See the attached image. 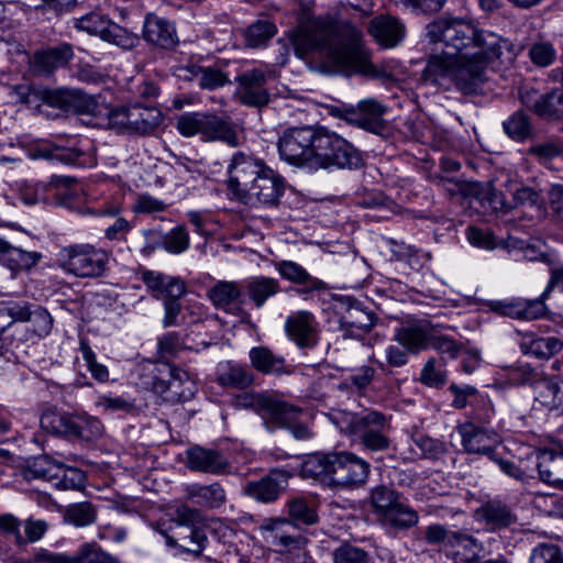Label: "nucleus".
Instances as JSON below:
<instances>
[{"label": "nucleus", "instance_id": "obj_1", "mask_svg": "<svg viewBox=\"0 0 563 563\" xmlns=\"http://www.w3.org/2000/svg\"><path fill=\"white\" fill-rule=\"evenodd\" d=\"M292 44L298 56L321 73L378 77L362 32L347 23L314 18L299 24Z\"/></svg>", "mask_w": 563, "mask_h": 563}, {"label": "nucleus", "instance_id": "obj_2", "mask_svg": "<svg viewBox=\"0 0 563 563\" xmlns=\"http://www.w3.org/2000/svg\"><path fill=\"white\" fill-rule=\"evenodd\" d=\"M279 156L288 164L317 172L331 168H358V151L338 133L323 126L286 129L277 142Z\"/></svg>", "mask_w": 563, "mask_h": 563}, {"label": "nucleus", "instance_id": "obj_3", "mask_svg": "<svg viewBox=\"0 0 563 563\" xmlns=\"http://www.w3.org/2000/svg\"><path fill=\"white\" fill-rule=\"evenodd\" d=\"M228 194L244 203L276 206L284 194V179L264 161L238 152L227 168L223 180Z\"/></svg>", "mask_w": 563, "mask_h": 563}, {"label": "nucleus", "instance_id": "obj_4", "mask_svg": "<svg viewBox=\"0 0 563 563\" xmlns=\"http://www.w3.org/2000/svg\"><path fill=\"white\" fill-rule=\"evenodd\" d=\"M426 36L432 43H443L452 54L463 55V58L495 54L494 44H487L484 32L465 19L439 18L427 25Z\"/></svg>", "mask_w": 563, "mask_h": 563}, {"label": "nucleus", "instance_id": "obj_5", "mask_svg": "<svg viewBox=\"0 0 563 563\" xmlns=\"http://www.w3.org/2000/svg\"><path fill=\"white\" fill-rule=\"evenodd\" d=\"M239 405L244 408H252L261 415L268 429L288 428L298 440H305L311 435L307 426L296 423L300 410L285 402L274 400L267 395L245 393L240 396Z\"/></svg>", "mask_w": 563, "mask_h": 563}, {"label": "nucleus", "instance_id": "obj_6", "mask_svg": "<svg viewBox=\"0 0 563 563\" xmlns=\"http://www.w3.org/2000/svg\"><path fill=\"white\" fill-rule=\"evenodd\" d=\"M258 530L264 541L282 555L284 563H307L308 556L301 547L302 538L292 521L286 518H265Z\"/></svg>", "mask_w": 563, "mask_h": 563}, {"label": "nucleus", "instance_id": "obj_7", "mask_svg": "<svg viewBox=\"0 0 563 563\" xmlns=\"http://www.w3.org/2000/svg\"><path fill=\"white\" fill-rule=\"evenodd\" d=\"M109 263V254L91 244L65 246L59 253V266L68 274L79 278L102 276Z\"/></svg>", "mask_w": 563, "mask_h": 563}, {"label": "nucleus", "instance_id": "obj_8", "mask_svg": "<svg viewBox=\"0 0 563 563\" xmlns=\"http://www.w3.org/2000/svg\"><path fill=\"white\" fill-rule=\"evenodd\" d=\"M186 378V372L169 362H158L143 367L140 384L167 401H177L183 397L181 386Z\"/></svg>", "mask_w": 563, "mask_h": 563}, {"label": "nucleus", "instance_id": "obj_9", "mask_svg": "<svg viewBox=\"0 0 563 563\" xmlns=\"http://www.w3.org/2000/svg\"><path fill=\"white\" fill-rule=\"evenodd\" d=\"M163 120L161 111L155 107H143L140 103L122 106L109 112V126L121 133L147 135L155 131Z\"/></svg>", "mask_w": 563, "mask_h": 563}, {"label": "nucleus", "instance_id": "obj_10", "mask_svg": "<svg viewBox=\"0 0 563 563\" xmlns=\"http://www.w3.org/2000/svg\"><path fill=\"white\" fill-rule=\"evenodd\" d=\"M351 431L360 437L362 445L371 452L389 450L391 440L388 437L390 418L376 410L355 413L350 421Z\"/></svg>", "mask_w": 563, "mask_h": 563}, {"label": "nucleus", "instance_id": "obj_11", "mask_svg": "<svg viewBox=\"0 0 563 563\" xmlns=\"http://www.w3.org/2000/svg\"><path fill=\"white\" fill-rule=\"evenodd\" d=\"M330 484L342 488H358L366 484L371 464L353 452H332Z\"/></svg>", "mask_w": 563, "mask_h": 563}, {"label": "nucleus", "instance_id": "obj_12", "mask_svg": "<svg viewBox=\"0 0 563 563\" xmlns=\"http://www.w3.org/2000/svg\"><path fill=\"white\" fill-rule=\"evenodd\" d=\"M387 107L375 98L360 100L356 106L335 107L331 113L346 122L378 134L384 129L383 115Z\"/></svg>", "mask_w": 563, "mask_h": 563}, {"label": "nucleus", "instance_id": "obj_13", "mask_svg": "<svg viewBox=\"0 0 563 563\" xmlns=\"http://www.w3.org/2000/svg\"><path fill=\"white\" fill-rule=\"evenodd\" d=\"M15 322L26 324L24 340L32 342L48 336L54 327V319L48 310L29 301H16Z\"/></svg>", "mask_w": 563, "mask_h": 563}, {"label": "nucleus", "instance_id": "obj_14", "mask_svg": "<svg viewBox=\"0 0 563 563\" xmlns=\"http://www.w3.org/2000/svg\"><path fill=\"white\" fill-rule=\"evenodd\" d=\"M462 58L463 55L445 51L430 55L422 71L423 80L445 91L451 90Z\"/></svg>", "mask_w": 563, "mask_h": 563}, {"label": "nucleus", "instance_id": "obj_15", "mask_svg": "<svg viewBox=\"0 0 563 563\" xmlns=\"http://www.w3.org/2000/svg\"><path fill=\"white\" fill-rule=\"evenodd\" d=\"M457 431L465 452L486 455L489 460L494 457L496 449L500 444V438L494 429L481 427L474 422H465L459 426Z\"/></svg>", "mask_w": 563, "mask_h": 563}, {"label": "nucleus", "instance_id": "obj_16", "mask_svg": "<svg viewBox=\"0 0 563 563\" xmlns=\"http://www.w3.org/2000/svg\"><path fill=\"white\" fill-rule=\"evenodd\" d=\"M240 101L249 107L262 108L268 104L271 96L266 89L267 75L257 68L249 69L236 77Z\"/></svg>", "mask_w": 563, "mask_h": 563}, {"label": "nucleus", "instance_id": "obj_17", "mask_svg": "<svg viewBox=\"0 0 563 563\" xmlns=\"http://www.w3.org/2000/svg\"><path fill=\"white\" fill-rule=\"evenodd\" d=\"M41 102L65 111L90 113L96 108L95 100L79 89H41Z\"/></svg>", "mask_w": 563, "mask_h": 563}, {"label": "nucleus", "instance_id": "obj_18", "mask_svg": "<svg viewBox=\"0 0 563 563\" xmlns=\"http://www.w3.org/2000/svg\"><path fill=\"white\" fill-rule=\"evenodd\" d=\"M288 338L300 349H313L319 341L318 322L309 311H298L290 314L285 322Z\"/></svg>", "mask_w": 563, "mask_h": 563}, {"label": "nucleus", "instance_id": "obj_19", "mask_svg": "<svg viewBox=\"0 0 563 563\" xmlns=\"http://www.w3.org/2000/svg\"><path fill=\"white\" fill-rule=\"evenodd\" d=\"M489 55L483 57L462 58L454 77L453 88L464 95L477 93L486 81V59Z\"/></svg>", "mask_w": 563, "mask_h": 563}, {"label": "nucleus", "instance_id": "obj_20", "mask_svg": "<svg viewBox=\"0 0 563 563\" xmlns=\"http://www.w3.org/2000/svg\"><path fill=\"white\" fill-rule=\"evenodd\" d=\"M528 462L534 464L542 482L563 488V453L538 450L528 455Z\"/></svg>", "mask_w": 563, "mask_h": 563}, {"label": "nucleus", "instance_id": "obj_21", "mask_svg": "<svg viewBox=\"0 0 563 563\" xmlns=\"http://www.w3.org/2000/svg\"><path fill=\"white\" fill-rule=\"evenodd\" d=\"M144 40L163 49H173L178 44L175 26L155 14H147L143 25Z\"/></svg>", "mask_w": 563, "mask_h": 563}, {"label": "nucleus", "instance_id": "obj_22", "mask_svg": "<svg viewBox=\"0 0 563 563\" xmlns=\"http://www.w3.org/2000/svg\"><path fill=\"white\" fill-rule=\"evenodd\" d=\"M42 257L40 252L26 251L0 238V264L13 274L31 271Z\"/></svg>", "mask_w": 563, "mask_h": 563}, {"label": "nucleus", "instance_id": "obj_23", "mask_svg": "<svg viewBox=\"0 0 563 563\" xmlns=\"http://www.w3.org/2000/svg\"><path fill=\"white\" fill-rule=\"evenodd\" d=\"M433 330L428 320H419L397 329L394 339L407 350L417 353L429 346Z\"/></svg>", "mask_w": 563, "mask_h": 563}, {"label": "nucleus", "instance_id": "obj_24", "mask_svg": "<svg viewBox=\"0 0 563 563\" xmlns=\"http://www.w3.org/2000/svg\"><path fill=\"white\" fill-rule=\"evenodd\" d=\"M377 316L360 307H350L345 314L340 317L339 327L345 338L361 339L372 331Z\"/></svg>", "mask_w": 563, "mask_h": 563}, {"label": "nucleus", "instance_id": "obj_25", "mask_svg": "<svg viewBox=\"0 0 563 563\" xmlns=\"http://www.w3.org/2000/svg\"><path fill=\"white\" fill-rule=\"evenodd\" d=\"M274 266L284 279L303 286V294L327 289L324 282L311 276L305 267L294 261L275 262Z\"/></svg>", "mask_w": 563, "mask_h": 563}, {"label": "nucleus", "instance_id": "obj_26", "mask_svg": "<svg viewBox=\"0 0 563 563\" xmlns=\"http://www.w3.org/2000/svg\"><path fill=\"white\" fill-rule=\"evenodd\" d=\"M74 57L73 46L62 43L34 54V68L42 75H49L57 67L65 66Z\"/></svg>", "mask_w": 563, "mask_h": 563}, {"label": "nucleus", "instance_id": "obj_27", "mask_svg": "<svg viewBox=\"0 0 563 563\" xmlns=\"http://www.w3.org/2000/svg\"><path fill=\"white\" fill-rule=\"evenodd\" d=\"M142 280L157 299L169 297H183L186 292L185 284L176 277L162 273L146 271L142 274Z\"/></svg>", "mask_w": 563, "mask_h": 563}, {"label": "nucleus", "instance_id": "obj_28", "mask_svg": "<svg viewBox=\"0 0 563 563\" xmlns=\"http://www.w3.org/2000/svg\"><path fill=\"white\" fill-rule=\"evenodd\" d=\"M290 474L286 471H273L272 475L247 483L245 493L262 503L275 501L283 489L277 477H283L284 482H286Z\"/></svg>", "mask_w": 563, "mask_h": 563}, {"label": "nucleus", "instance_id": "obj_29", "mask_svg": "<svg viewBox=\"0 0 563 563\" xmlns=\"http://www.w3.org/2000/svg\"><path fill=\"white\" fill-rule=\"evenodd\" d=\"M368 32L383 46L393 47L402 38L404 26L395 18L379 15L371 21Z\"/></svg>", "mask_w": 563, "mask_h": 563}, {"label": "nucleus", "instance_id": "obj_30", "mask_svg": "<svg viewBox=\"0 0 563 563\" xmlns=\"http://www.w3.org/2000/svg\"><path fill=\"white\" fill-rule=\"evenodd\" d=\"M482 519L490 531L507 529L516 525L517 516L500 501H488L479 509Z\"/></svg>", "mask_w": 563, "mask_h": 563}, {"label": "nucleus", "instance_id": "obj_31", "mask_svg": "<svg viewBox=\"0 0 563 563\" xmlns=\"http://www.w3.org/2000/svg\"><path fill=\"white\" fill-rule=\"evenodd\" d=\"M252 366L265 375H280L289 373L285 358L274 354L266 346H255L249 353Z\"/></svg>", "mask_w": 563, "mask_h": 563}, {"label": "nucleus", "instance_id": "obj_32", "mask_svg": "<svg viewBox=\"0 0 563 563\" xmlns=\"http://www.w3.org/2000/svg\"><path fill=\"white\" fill-rule=\"evenodd\" d=\"M533 388L534 402L544 409H555L563 404V393L554 377L541 374Z\"/></svg>", "mask_w": 563, "mask_h": 563}, {"label": "nucleus", "instance_id": "obj_33", "mask_svg": "<svg viewBox=\"0 0 563 563\" xmlns=\"http://www.w3.org/2000/svg\"><path fill=\"white\" fill-rule=\"evenodd\" d=\"M77 416L56 410H46L42 413L41 428L52 434L74 438L76 433Z\"/></svg>", "mask_w": 563, "mask_h": 563}, {"label": "nucleus", "instance_id": "obj_34", "mask_svg": "<svg viewBox=\"0 0 563 563\" xmlns=\"http://www.w3.org/2000/svg\"><path fill=\"white\" fill-rule=\"evenodd\" d=\"M241 290L233 282H219L213 286V306L225 313L238 316L241 311Z\"/></svg>", "mask_w": 563, "mask_h": 563}, {"label": "nucleus", "instance_id": "obj_35", "mask_svg": "<svg viewBox=\"0 0 563 563\" xmlns=\"http://www.w3.org/2000/svg\"><path fill=\"white\" fill-rule=\"evenodd\" d=\"M378 521L385 527L396 530H407L418 523L419 516L417 511L408 505L398 500L387 512L378 518Z\"/></svg>", "mask_w": 563, "mask_h": 563}, {"label": "nucleus", "instance_id": "obj_36", "mask_svg": "<svg viewBox=\"0 0 563 563\" xmlns=\"http://www.w3.org/2000/svg\"><path fill=\"white\" fill-rule=\"evenodd\" d=\"M177 130L181 135L187 137L194 136L196 134H202L206 140H210L211 117L208 113H185L177 120Z\"/></svg>", "mask_w": 563, "mask_h": 563}, {"label": "nucleus", "instance_id": "obj_37", "mask_svg": "<svg viewBox=\"0 0 563 563\" xmlns=\"http://www.w3.org/2000/svg\"><path fill=\"white\" fill-rule=\"evenodd\" d=\"M253 375L242 366L219 364L217 382L222 387L244 389L253 383Z\"/></svg>", "mask_w": 563, "mask_h": 563}, {"label": "nucleus", "instance_id": "obj_38", "mask_svg": "<svg viewBox=\"0 0 563 563\" xmlns=\"http://www.w3.org/2000/svg\"><path fill=\"white\" fill-rule=\"evenodd\" d=\"M246 291L256 307H262L265 301L280 291V284L276 278L256 276L247 280Z\"/></svg>", "mask_w": 563, "mask_h": 563}, {"label": "nucleus", "instance_id": "obj_39", "mask_svg": "<svg viewBox=\"0 0 563 563\" xmlns=\"http://www.w3.org/2000/svg\"><path fill=\"white\" fill-rule=\"evenodd\" d=\"M332 452L309 455L301 464L300 474L305 478L331 481Z\"/></svg>", "mask_w": 563, "mask_h": 563}, {"label": "nucleus", "instance_id": "obj_40", "mask_svg": "<svg viewBox=\"0 0 563 563\" xmlns=\"http://www.w3.org/2000/svg\"><path fill=\"white\" fill-rule=\"evenodd\" d=\"M503 128L505 133L516 142H523L536 135V130L531 123L530 117L522 111L512 113L504 121Z\"/></svg>", "mask_w": 563, "mask_h": 563}, {"label": "nucleus", "instance_id": "obj_41", "mask_svg": "<svg viewBox=\"0 0 563 563\" xmlns=\"http://www.w3.org/2000/svg\"><path fill=\"white\" fill-rule=\"evenodd\" d=\"M399 500V494L388 485H377L371 489L368 501L373 514L378 519Z\"/></svg>", "mask_w": 563, "mask_h": 563}, {"label": "nucleus", "instance_id": "obj_42", "mask_svg": "<svg viewBox=\"0 0 563 563\" xmlns=\"http://www.w3.org/2000/svg\"><path fill=\"white\" fill-rule=\"evenodd\" d=\"M102 41L113 44L122 49H132L139 44V36L128 29L108 21L100 37Z\"/></svg>", "mask_w": 563, "mask_h": 563}, {"label": "nucleus", "instance_id": "obj_43", "mask_svg": "<svg viewBox=\"0 0 563 563\" xmlns=\"http://www.w3.org/2000/svg\"><path fill=\"white\" fill-rule=\"evenodd\" d=\"M84 152L77 148L62 147L54 144H43L35 150V157L56 159L64 164H81Z\"/></svg>", "mask_w": 563, "mask_h": 563}, {"label": "nucleus", "instance_id": "obj_44", "mask_svg": "<svg viewBox=\"0 0 563 563\" xmlns=\"http://www.w3.org/2000/svg\"><path fill=\"white\" fill-rule=\"evenodd\" d=\"M288 514L290 521L297 526H312L319 520L316 509L309 505L303 498H294L288 501Z\"/></svg>", "mask_w": 563, "mask_h": 563}, {"label": "nucleus", "instance_id": "obj_45", "mask_svg": "<svg viewBox=\"0 0 563 563\" xmlns=\"http://www.w3.org/2000/svg\"><path fill=\"white\" fill-rule=\"evenodd\" d=\"M459 537H461V530H451L440 523L430 525L424 529V539L431 545L454 549V542L459 540Z\"/></svg>", "mask_w": 563, "mask_h": 563}, {"label": "nucleus", "instance_id": "obj_46", "mask_svg": "<svg viewBox=\"0 0 563 563\" xmlns=\"http://www.w3.org/2000/svg\"><path fill=\"white\" fill-rule=\"evenodd\" d=\"M29 471L36 478L52 481L60 477L64 464L55 461L47 454H43L34 459Z\"/></svg>", "mask_w": 563, "mask_h": 563}, {"label": "nucleus", "instance_id": "obj_47", "mask_svg": "<svg viewBox=\"0 0 563 563\" xmlns=\"http://www.w3.org/2000/svg\"><path fill=\"white\" fill-rule=\"evenodd\" d=\"M96 516L92 504L84 501L69 505L65 510L64 519L76 527H86L95 522Z\"/></svg>", "mask_w": 563, "mask_h": 563}, {"label": "nucleus", "instance_id": "obj_48", "mask_svg": "<svg viewBox=\"0 0 563 563\" xmlns=\"http://www.w3.org/2000/svg\"><path fill=\"white\" fill-rule=\"evenodd\" d=\"M454 548H462L463 551H455L453 560L455 563H477L479 561L477 550L481 548L478 541L461 531V537L454 542Z\"/></svg>", "mask_w": 563, "mask_h": 563}, {"label": "nucleus", "instance_id": "obj_49", "mask_svg": "<svg viewBox=\"0 0 563 563\" xmlns=\"http://www.w3.org/2000/svg\"><path fill=\"white\" fill-rule=\"evenodd\" d=\"M75 563H120V561L102 551L96 543H85L75 553Z\"/></svg>", "mask_w": 563, "mask_h": 563}, {"label": "nucleus", "instance_id": "obj_50", "mask_svg": "<svg viewBox=\"0 0 563 563\" xmlns=\"http://www.w3.org/2000/svg\"><path fill=\"white\" fill-rule=\"evenodd\" d=\"M332 559L334 563H373L371 555L364 549L349 542L334 549Z\"/></svg>", "mask_w": 563, "mask_h": 563}, {"label": "nucleus", "instance_id": "obj_51", "mask_svg": "<svg viewBox=\"0 0 563 563\" xmlns=\"http://www.w3.org/2000/svg\"><path fill=\"white\" fill-rule=\"evenodd\" d=\"M186 349L185 335L180 332L172 331L163 334L157 340V353L161 358H170Z\"/></svg>", "mask_w": 563, "mask_h": 563}, {"label": "nucleus", "instance_id": "obj_52", "mask_svg": "<svg viewBox=\"0 0 563 563\" xmlns=\"http://www.w3.org/2000/svg\"><path fill=\"white\" fill-rule=\"evenodd\" d=\"M528 153L539 161L547 162L563 155V141L551 137L530 146Z\"/></svg>", "mask_w": 563, "mask_h": 563}, {"label": "nucleus", "instance_id": "obj_53", "mask_svg": "<svg viewBox=\"0 0 563 563\" xmlns=\"http://www.w3.org/2000/svg\"><path fill=\"white\" fill-rule=\"evenodd\" d=\"M23 527L22 541L19 547H24L29 543L40 541L49 529V523L46 520L29 517L21 523Z\"/></svg>", "mask_w": 563, "mask_h": 563}, {"label": "nucleus", "instance_id": "obj_54", "mask_svg": "<svg viewBox=\"0 0 563 563\" xmlns=\"http://www.w3.org/2000/svg\"><path fill=\"white\" fill-rule=\"evenodd\" d=\"M563 349V342L554 336L538 338L528 345V353L540 358H549Z\"/></svg>", "mask_w": 563, "mask_h": 563}, {"label": "nucleus", "instance_id": "obj_55", "mask_svg": "<svg viewBox=\"0 0 563 563\" xmlns=\"http://www.w3.org/2000/svg\"><path fill=\"white\" fill-rule=\"evenodd\" d=\"M412 442L419 450V454L424 459L438 460L445 452V445L443 442L428 435L417 434L412 437Z\"/></svg>", "mask_w": 563, "mask_h": 563}, {"label": "nucleus", "instance_id": "obj_56", "mask_svg": "<svg viewBox=\"0 0 563 563\" xmlns=\"http://www.w3.org/2000/svg\"><path fill=\"white\" fill-rule=\"evenodd\" d=\"M102 434L100 420L90 416L77 415L75 439L91 441Z\"/></svg>", "mask_w": 563, "mask_h": 563}, {"label": "nucleus", "instance_id": "obj_57", "mask_svg": "<svg viewBox=\"0 0 563 563\" xmlns=\"http://www.w3.org/2000/svg\"><path fill=\"white\" fill-rule=\"evenodd\" d=\"M240 129L228 121L213 120V141L218 140L236 147L240 145Z\"/></svg>", "mask_w": 563, "mask_h": 563}, {"label": "nucleus", "instance_id": "obj_58", "mask_svg": "<svg viewBox=\"0 0 563 563\" xmlns=\"http://www.w3.org/2000/svg\"><path fill=\"white\" fill-rule=\"evenodd\" d=\"M10 96L16 102L26 104L30 108H37L41 104V89L27 84L11 87Z\"/></svg>", "mask_w": 563, "mask_h": 563}, {"label": "nucleus", "instance_id": "obj_59", "mask_svg": "<svg viewBox=\"0 0 563 563\" xmlns=\"http://www.w3.org/2000/svg\"><path fill=\"white\" fill-rule=\"evenodd\" d=\"M188 245L189 235L184 227L173 229L163 238V246L169 253L179 254L187 250Z\"/></svg>", "mask_w": 563, "mask_h": 563}, {"label": "nucleus", "instance_id": "obj_60", "mask_svg": "<svg viewBox=\"0 0 563 563\" xmlns=\"http://www.w3.org/2000/svg\"><path fill=\"white\" fill-rule=\"evenodd\" d=\"M186 465L198 472H209L211 468V452L201 448L192 446L187 450Z\"/></svg>", "mask_w": 563, "mask_h": 563}, {"label": "nucleus", "instance_id": "obj_61", "mask_svg": "<svg viewBox=\"0 0 563 563\" xmlns=\"http://www.w3.org/2000/svg\"><path fill=\"white\" fill-rule=\"evenodd\" d=\"M420 382L428 387H441L445 384V372L437 367L435 358L426 362L420 373Z\"/></svg>", "mask_w": 563, "mask_h": 563}, {"label": "nucleus", "instance_id": "obj_62", "mask_svg": "<svg viewBox=\"0 0 563 563\" xmlns=\"http://www.w3.org/2000/svg\"><path fill=\"white\" fill-rule=\"evenodd\" d=\"M109 20L104 19L98 13L90 12L74 20V25L78 30L86 31L89 34L98 35L101 37L103 29Z\"/></svg>", "mask_w": 563, "mask_h": 563}, {"label": "nucleus", "instance_id": "obj_63", "mask_svg": "<svg viewBox=\"0 0 563 563\" xmlns=\"http://www.w3.org/2000/svg\"><path fill=\"white\" fill-rule=\"evenodd\" d=\"M275 34V26L268 21L253 23L246 32V38L251 46H258Z\"/></svg>", "mask_w": 563, "mask_h": 563}, {"label": "nucleus", "instance_id": "obj_64", "mask_svg": "<svg viewBox=\"0 0 563 563\" xmlns=\"http://www.w3.org/2000/svg\"><path fill=\"white\" fill-rule=\"evenodd\" d=\"M530 563H563V555L556 545L541 544L532 551Z\"/></svg>", "mask_w": 563, "mask_h": 563}]
</instances>
